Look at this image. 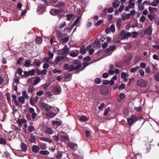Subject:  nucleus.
<instances>
[{
  "instance_id": "nucleus-47",
  "label": "nucleus",
  "mask_w": 159,
  "mask_h": 159,
  "mask_svg": "<svg viewBox=\"0 0 159 159\" xmlns=\"http://www.w3.org/2000/svg\"><path fill=\"white\" fill-rule=\"evenodd\" d=\"M66 16L67 17L66 20H70L71 18L73 17V15L71 14H67L66 15Z\"/></svg>"
},
{
  "instance_id": "nucleus-45",
  "label": "nucleus",
  "mask_w": 159,
  "mask_h": 159,
  "mask_svg": "<svg viewBox=\"0 0 159 159\" xmlns=\"http://www.w3.org/2000/svg\"><path fill=\"white\" fill-rule=\"evenodd\" d=\"M139 68L140 67L139 66H137L135 67H133L130 69V71L132 73H133L136 71L138 69H139Z\"/></svg>"
},
{
  "instance_id": "nucleus-26",
  "label": "nucleus",
  "mask_w": 159,
  "mask_h": 159,
  "mask_svg": "<svg viewBox=\"0 0 159 159\" xmlns=\"http://www.w3.org/2000/svg\"><path fill=\"white\" fill-rule=\"evenodd\" d=\"M86 49L85 48V46H83L80 49V52L82 55L85 54L86 53Z\"/></svg>"
},
{
  "instance_id": "nucleus-34",
  "label": "nucleus",
  "mask_w": 159,
  "mask_h": 159,
  "mask_svg": "<svg viewBox=\"0 0 159 159\" xmlns=\"http://www.w3.org/2000/svg\"><path fill=\"white\" fill-rule=\"evenodd\" d=\"M81 121H86L88 120V118L85 116H82L80 118Z\"/></svg>"
},
{
  "instance_id": "nucleus-25",
  "label": "nucleus",
  "mask_w": 159,
  "mask_h": 159,
  "mask_svg": "<svg viewBox=\"0 0 159 159\" xmlns=\"http://www.w3.org/2000/svg\"><path fill=\"white\" fill-rule=\"evenodd\" d=\"M65 5V3L63 2H59L57 4L55 7H60L61 6H64Z\"/></svg>"
},
{
  "instance_id": "nucleus-59",
  "label": "nucleus",
  "mask_w": 159,
  "mask_h": 159,
  "mask_svg": "<svg viewBox=\"0 0 159 159\" xmlns=\"http://www.w3.org/2000/svg\"><path fill=\"white\" fill-rule=\"evenodd\" d=\"M145 20H146L145 17L144 16H143V15H142L140 17L139 21L140 22H143L145 21Z\"/></svg>"
},
{
  "instance_id": "nucleus-42",
  "label": "nucleus",
  "mask_w": 159,
  "mask_h": 159,
  "mask_svg": "<svg viewBox=\"0 0 159 159\" xmlns=\"http://www.w3.org/2000/svg\"><path fill=\"white\" fill-rule=\"evenodd\" d=\"M154 79L157 82H159V73H157L154 75Z\"/></svg>"
},
{
  "instance_id": "nucleus-8",
  "label": "nucleus",
  "mask_w": 159,
  "mask_h": 159,
  "mask_svg": "<svg viewBox=\"0 0 159 159\" xmlns=\"http://www.w3.org/2000/svg\"><path fill=\"white\" fill-rule=\"evenodd\" d=\"M45 11V8L43 5H39L37 8V12L40 14H42Z\"/></svg>"
},
{
  "instance_id": "nucleus-50",
  "label": "nucleus",
  "mask_w": 159,
  "mask_h": 159,
  "mask_svg": "<svg viewBox=\"0 0 159 159\" xmlns=\"http://www.w3.org/2000/svg\"><path fill=\"white\" fill-rule=\"evenodd\" d=\"M69 54L71 57H75L77 56V53L74 52H71Z\"/></svg>"
},
{
  "instance_id": "nucleus-23",
  "label": "nucleus",
  "mask_w": 159,
  "mask_h": 159,
  "mask_svg": "<svg viewBox=\"0 0 159 159\" xmlns=\"http://www.w3.org/2000/svg\"><path fill=\"white\" fill-rule=\"evenodd\" d=\"M45 132L46 133L50 134H51L53 133L52 129L49 127H48L46 128L45 129Z\"/></svg>"
},
{
  "instance_id": "nucleus-57",
  "label": "nucleus",
  "mask_w": 159,
  "mask_h": 159,
  "mask_svg": "<svg viewBox=\"0 0 159 159\" xmlns=\"http://www.w3.org/2000/svg\"><path fill=\"white\" fill-rule=\"evenodd\" d=\"M36 138L35 137L32 135L30 136V143L31 142H35Z\"/></svg>"
},
{
  "instance_id": "nucleus-61",
  "label": "nucleus",
  "mask_w": 159,
  "mask_h": 159,
  "mask_svg": "<svg viewBox=\"0 0 159 159\" xmlns=\"http://www.w3.org/2000/svg\"><path fill=\"white\" fill-rule=\"evenodd\" d=\"M148 9L150 13H152L153 11H155V10L156 9V8L150 7H149Z\"/></svg>"
},
{
  "instance_id": "nucleus-20",
  "label": "nucleus",
  "mask_w": 159,
  "mask_h": 159,
  "mask_svg": "<svg viewBox=\"0 0 159 159\" xmlns=\"http://www.w3.org/2000/svg\"><path fill=\"white\" fill-rule=\"evenodd\" d=\"M34 109L30 107V113H32L31 116L33 120L37 116L36 113L34 112Z\"/></svg>"
},
{
  "instance_id": "nucleus-41",
  "label": "nucleus",
  "mask_w": 159,
  "mask_h": 159,
  "mask_svg": "<svg viewBox=\"0 0 159 159\" xmlns=\"http://www.w3.org/2000/svg\"><path fill=\"white\" fill-rule=\"evenodd\" d=\"M110 110V108L109 107L107 108L104 111L103 113V115L105 116L107 115L108 114Z\"/></svg>"
},
{
  "instance_id": "nucleus-32",
  "label": "nucleus",
  "mask_w": 159,
  "mask_h": 159,
  "mask_svg": "<svg viewBox=\"0 0 159 159\" xmlns=\"http://www.w3.org/2000/svg\"><path fill=\"white\" fill-rule=\"evenodd\" d=\"M55 11L56 15V14L58 15L59 14L63 12V11L64 9L62 8H59L57 9H55Z\"/></svg>"
},
{
  "instance_id": "nucleus-13",
  "label": "nucleus",
  "mask_w": 159,
  "mask_h": 159,
  "mask_svg": "<svg viewBox=\"0 0 159 159\" xmlns=\"http://www.w3.org/2000/svg\"><path fill=\"white\" fill-rule=\"evenodd\" d=\"M152 30L151 27L150 26H148L145 31H144V34H147L148 35H150L152 34Z\"/></svg>"
},
{
  "instance_id": "nucleus-18",
  "label": "nucleus",
  "mask_w": 159,
  "mask_h": 159,
  "mask_svg": "<svg viewBox=\"0 0 159 159\" xmlns=\"http://www.w3.org/2000/svg\"><path fill=\"white\" fill-rule=\"evenodd\" d=\"M57 113H54L52 111H50L45 114L46 116L48 117L52 118L54 117Z\"/></svg>"
},
{
  "instance_id": "nucleus-43",
  "label": "nucleus",
  "mask_w": 159,
  "mask_h": 159,
  "mask_svg": "<svg viewBox=\"0 0 159 159\" xmlns=\"http://www.w3.org/2000/svg\"><path fill=\"white\" fill-rule=\"evenodd\" d=\"M119 97L121 100H123L125 98V95L124 93H121L120 94Z\"/></svg>"
},
{
  "instance_id": "nucleus-37",
  "label": "nucleus",
  "mask_w": 159,
  "mask_h": 159,
  "mask_svg": "<svg viewBox=\"0 0 159 159\" xmlns=\"http://www.w3.org/2000/svg\"><path fill=\"white\" fill-rule=\"evenodd\" d=\"M69 39V37L68 36H67V37L61 39V41L63 42L66 43L68 41Z\"/></svg>"
},
{
  "instance_id": "nucleus-6",
  "label": "nucleus",
  "mask_w": 159,
  "mask_h": 159,
  "mask_svg": "<svg viewBox=\"0 0 159 159\" xmlns=\"http://www.w3.org/2000/svg\"><path fill=\"white\" fill-rule=\"evenodd\" d=\"M137 85L141 88H145L147 86V82L142 79H140L137 82Z\"/></svg>"
},
{
  "instance_id": "nucleus-27",
  "label": "nucleus",
  "mask_w": 159,
  "mask_h": 159,
  "mask_svg": "<svg viewBox=\"0 0 159 159\" xmlns=\"http://www.w3.org/2000/svg\"><path fill=\"white\" fill-rule=\"evenodd\" d=\"M47 147L46 143H41L39 145L40 149L43 150H45L47 149Z\"/></svg>"
},
{
  "instance_id": "nucleus-40",
  "label": "nucleus",
  "mask_w": 159,
  "mask_h": 159,
  "mask_svg": "<svg viewBox=\"0 0 159 159\" xmlns=\"http://www.w3.org/2000/svg\"><path fill=\"white\" fill-rule=\"evenodd\" d=\"M24 66L26 67H30V60L28 59L25 61Z\"/></svg>"
},
{
  "instance_id": "nucleus-4",
  "label": "nucleus",
  "mask_w": 159,
  "mask_h": 159,
  "mask_svg": "<svg viewBox=\"0 0 159 159\" xmlns=\"http://www.w3.org/2000/svg\"><path fill=\"white\" fill-rule=\"evenodd\" d=\"M39 105L40 108L45 109L47 112L49 111L51 108H52L51 106H48L47 103L43 102H40L39 103Z\"/></svg>"
},
{
  "instance_id": "nucleus-58",
  "label": "nucleus",
  "mask_w": 159,
  "mask_h": 159,
  "mask_svg": "<svg viewBox=\"0 0 159 159\" xmlns=\"http://www.w3.org/2000/svg\"><path fill=\"white\" fill-rule=\"evenodd\" d=\"M148 17L151 21H152L154 19V16L152 14H149L148 15Z\"/></svg>"
},
{
  "instance_id": "nucleus-2",
  "label": "nucleus",
  "mask_w": 159,
  "mask_h": 159,
  "mask_svg": "<svg viewBox=\"0 0 159 159\" xmlns=\"http://www.w3.org/2000/svg\"><path fill=\"white\" fill-rule=\"evenodd\" d=\"M26 120L24 119H19L17 121V123L18 126H22V129L25 132H27V125L26 124Z\"/></svg>"
},
{
  "instance_id": "nucleus-60",
  "label": "nucleus",
  "mask_w": 159,
  "mask_h": 159,
  "mask_svg": "<svg viewBox=\"0 0 159 159\" xmlns=\"http://www.w3.org/2000/svg\"><path fill=\"white\" fill-rule=\"evenodd\" d=\"M117 25L118 27H120L121 25V20L120 19L117 20L116 21Z\"/></svg>"
},
{
  "instance_id": "nucleus-62",
  "label": "nucleus",
  "mask_w": 159,
  "mask_h": 159,
  "mask_svg": "<svg viewBox=\"0 0 159 159\" xmlns=\"http://www.w3.org/2000/svg\"><path fill=\"white\" fill-rule=\"evenodd\" d=\"M125 86L124 84H121L118 87L119 90L120 89H123L125 88Z\"/></svg>"
},
{
  "instance_id": "nucleus-51",
  "label": "nucleus",
  "mask_w": 159,
  "mask_h": 159,
  "mask_svg": "<svg viewBox=\"0 0 159 159\" xmlns=\"http://www.w3.org/2000/svg\"><path fill=\"white\" fill-rule=\"evenodd\" d=\"M55 8H52L51 9L50 11V14L53 16H55L56 13L55 12Z\"/></svg>"
},
{
  "instance_id": "nucleus-39",
  "label": "nucleus",
  "mask_w": 159,
  "mask_h": 159,
  "mask_svg": "<svg viewBox=\"0 0 159 159\" xmlns=\"http://www.w3.org/2000/svg\"><path fill=\"white\" fill-rule=\"evenodd\" d=\"M18 100L20 102L23 104L25 101V99L23 97L20 96L18 98Z\"/></svg>"
},
{
  "instance_id": "nucleus-54",
  "label": "nucleus",
  "mask_w": 159,
  "mask_h": 159,
  "mask_svg": "<svg viewBox=\"0 0 159 159\" xmlns=\"http://www.w3.org/2000/svg\"><path fill=\"white\" fill-rule=\"evenodd\" d=\"M62 154L61 152H58L56 156V157L57 159H60L62 157Z\"/></svg>"
},
{
  "instance_id": "nucleus-7",
  "label": "nucleus",
  "mask_w": 159,
  "mask_h": 159,
  "mask_svg": "<svg viewBox=\"0 0 159 159\" xmlns=\"http://www.w3.org/2000/svg\"><path fill=\"white\" fill-rule=\"evenodd\" d=\"M69 52V48L67 45H65L63 48L61 50V54L62 55L66 56Z\"/></svg>"
},
{
  "instance_id": "nucleus-14",
  "label": "nucleus",
  "mask_w": 159,
  "mask_h": 159,
  "mask_svg": "<svg viewBox=\"0 0 159 159\" xmlns=\"http://www.w3.org/2000/svg\"><path fill=\"white\" fill-rule=\"evenodd\" d=\"M130 17V14L129 13L126 14L125 12H124L122 14L121 19L123 21L125 20L126 19H129Z\"/></svg>"
},
{
  "instance_id": "nucleus-64",
  "label": "nucleus",
  "mask_w": 159,
  "mask_h": 159,
  "mask_svg": "<svg viewBox=\"0 0 159 159\" xmlns=\"http://www.w3.org/2000/svg\"><path fill=\"white\" fill-rule=\"evenodd\" d=\"M151 5L153 6H157L158 5V3L156 0H154L152 3H151Z\"/></svg>"
},
{
  "instance_id": "nucleus-22",
  "label": "nucleus",
  "mask_w": 159,
  "mask_h": 159,
  "mask_svg": "<svg viewBox=\"0 0 159 159\" xmlns=\"http://www.w3.org/2000/svg\"><path fill=\"white\" fill-rule=\"evenodd\" d=\"M39 139L41 140L46 141L50 143L52 142V140L48 138H46L44 137H40Z\"/></svg>"
},
{
  "instance_id": "nucleus-10",
  "label": "nucleus",
  "mask_w": 159,
  "mask_h": 159,
  "mask_svg": "<svg viewBox=\"0 0 159 159\" xmlns=\"http://www.w3.org/2000/svg\"><path fill=\"white\" fill-rule=\"evenodd\" d=\"M100 90L101 93L104 95H107L109 94L108 89L107 88H101Z\"/></svg>"
},
{
  "instance_id": "nucleus-55",
  "label": "nucleus",
  "mask_w": 159,
  "mask_h": 159,
  "mask_svg": "<svg viewBox=\"0 0 159 159\" xmlns=\"http://www.w3.org/2000/svg\"><path fill=\"white\" fill-rule=\"evenodd\" d=\"M25 107L26 108L24 110V111L25 112H28H28H30V107H29V104H27Z\"/></svg>"
},
{
  "instance_id": "nucleus-56",
  "label": "nucleus",
  "mask_w": 159,
  "mask_h": 159,
  "mask_svg": "<svg viewBox=\"0 0 159 159\" xmlns=\"http://www.w3.org/2000/svg\"><path fill=\"white\" fill-rule=\"evenodd\" d=\"M103 21V20H98L95 24L96 26H98L100 25Z\"/></svg>"
},
{
  "instance_id": "nucleus-16",
  "label": "nucleus",
  "mask_w": 159,
  "mask_h": 159,
  "mask_svg": "<svg viewBox=\"0 0 159 159\" xmlns=\"http://www.w3.org/2000/svg\"><path fill=\"white\" fill-rule=\"evenodd\" d=\"M32 151L35 153H38L40 149L39 147L36 145H33L31 148Z\"/></svg>"
},
{
  "instance_id": "nucleus-28",
  "label": "nucleus",
  "mask_w": 159,
  "mask_h": 159,
  "mask_svg": "<svg viewBox=\"0 0 159 159\" xmlns=\"http://www.w3.org/2000/svg\"><path fill=\"white\" fill-rule=\"evenodd\" d=\"M39 153V154L43 155H47L49 154V152L47 150L40 151Z\"/></svg>"
},
{
  "instance_id": "nucleus-38",
  "label": "nucleus",
  "mask_w": 159,
  "mask_h": 159,
  "mask_svg": "<svg viewBox=\"0 0 159 159\" xmlns=\"http://www.w3.org/2000/svg\"><path fill=\"white\" fill-rule=\"evenodd\" d=\"M24 58L23 57H20L16 61V64H20L24 60Z\"/></svg>"
},
{
  "instance_id": "nucleus-48",
  "label": "nucleus",
  "mask_w": 159,
  "mask_h": 159,
  "mask_svg": "<svg viewBox=\"0 0 159 159\" xmlns=\"http://www.w3.org/2000/svg\"><path fill=\"white\" fill-rule=\"evenodd\" d=\"M95 83L97 84H99L101 82V79L99 78H97L94 80Z\"/></svg>"
},
{
  "instance_id": "nucleus-46",
  "label": "nucleus",
  "mask_w": 159,
  "mask_h": 159,
  "mask_svg": "<svg viewBox=\"0 0 159 159\" xmlns=\"http://www.w3.org/2000/svg\"><path fill=\"white\" fill-rule=\"evenodd\" d=\"M59 134H57V135L53 136L52 137L56 141H58L59 140Z\"/></svg>"
},
{
  "instance_id": "nucleus-29",
  "label": "nucleus",
  "mask_w": 159,
  "mask_h": 159,
  "mask_svg": "<svg viewBox=\"0 0 159 159\" xmlns=\"http://www.w3.org/2000/svg\"><path fill=\"white\" fill-rule=\"evenodd\" d=\"M134 1V0H129V4L128 5V6L131 7V8H134L135 4L133 2Z\"/></svg>"
},
{
  "instance_id": "nucleus-35",
  "label": "nucleus",
  "mask_w": 159,
  "mask_h": 159,
  "mask_svg": "<svg viewBox=\"0 0 159 159\" xmlns=\"http://www.w3.org/2000/svg\"><path fill=\"white\" fill-rule=\"evenodd\" d=\"M36 43L39 44L41 43L42 41V38L41 37L38 38L36 36V38L35 39Z\"/></svg>"
},
{
  "instance_id": "nucleus-12",
  "label": "nucleus",
  "mask_w": 159,
  "mask_h": 159,
  "mask_svg": "<svg viewBox=\"0 0 159 159\" xmlns=\"http://www.w3.org/2000/svg\"><path fill=\"white\" fill-rule=\"evenodd\" d=\"M72 65H71L69 66L68 64L66 63L63 66V68L65 70H68L69 72H70L72 71V70L73 69L72 68Z\"/></svg>"
},
{
  "instance_id": "nucleus-15",
  "label": "nucleus",
  "mask_w": 159,
  "mask_h": 159,
  "mask_svg": "<svg viewBox=\"0 0 159 159\" xmlns=\"http://www.w3.org/2000/svg\"><path fill=\"white\" fill-rule=\"evenodd\" d=\"M12 98L13 99L12 101L14 102V105L16 106H19L20 103L17 100L16 96L14 94H12Z\"/></svg>"
},
{
  "instance_id": "nucleus-21",
  "label": "nucleus",
  "mask_w": 159,
  "mask_h": 159,
  "mask_svg": "<svg viewBox=\"0 0 159 159\" xmlns=\"http://www.w3.org/2000/svg\"><path fill=\"white\" fill-rule=\"evenodd\" d=\"M68 146L71 149L74 150L75 149V147L77 146V144L71 143H69L68 144Z\"/></svg>"
},
{
  "instance_id": "nucleus-9",
  "label": "nucleus",
  "mask_w": 159,
  "mask_h": 159,
  "mask_svg": "<svg viewBox=\"0 0 159 159\" xmlns=\"http://www.w3.org/2000/svg\"><path fill=\"white\" fill-rule=\"evenodd\" d=\"M52 91L55 94L58 95L61 93V89L57 86H54L52 89Z\"/></svg>"
},
{
  "instance_id": "nucleus-31",
  "label": "nucleus",
  "mask_w": 159,
  "mask_h": 159,
  "mask_svg": "<svg viewBox=\"0 0 159 159\" xmlns=\"http://www.w3.org/2000/svg\"><path fill=\"white\" fill-rule=\"evenodd\" d=\"M58 37L60 39L64 37V35H63L60 30H57L56 31Z\"/></svg>"
},
{
  "instance_id": "nucleus-19",
  "label": "nucleus",
  "mask_w": 159,
  "mask_h": 159,
  "mask_svg": "<svg viewBox=\"0 0 159 159\" xmlns=\"http://www.w3.org/2000/svg\"><path fill=\"white\" fill-rule=\"evenodd\" d=\"M65 57L64 56H58L56 57L55 61L56 63L58 64L59 63L60 61L62 60Z\"/></svg>"
},
{
  "instance_id": "nucleus-49",
  "label": "nucleus",
  "mask_w": 159,
  "mask_h": 159,
  "mask_svg": "<svg viewBox=\"0 0 159 159\" xmlns=\"http://www.w3.org/2000/svg\"><path fill=\"white\" fill-rule=\"evenodd\" d=\"M115 65L117 67L120 68L122 66V64L120 61H117L115 63Z\"/></svg>"
},
{
  "instance_id": "nucleus-44",
  "label": "nucleus",
  "mask_w": 159,
  "mask_h": 159,
  "mask_svg": "<svg viewBox=\"0 0 159 159\" xmlns=\"http://www.w3.org/2000/svg\"><path fill=\"white\" fill-rule=\"evenodd\" d=\"M52 123L54 125H57V126H59L61 125V122L59 121H53L52 122Z\"/></svg>"
},
{
  "instance_id": "nucleus-3",
  "label": "nucleus",
  "mask_w": 159,
  "mask_h": 159,
  "mask_svg": "<svg viewBox=\"0 0 159 159\" xmlns=\"http://www.w3.org/2000/svg\"><path fill=\"white\" fill-rule=\"evenodd\" d=\"M138 120V118L136 115H132L130 118L127 119L128 125L131 126L133 124L136 122Z\"/></svg>"
},
{
  "instance_id": "nucleus-30",
  "label": "nucleus",
  "mask_w": 159,
  "mask_h": 159,
  "mask_svg": "<svg viewBox=\"0 0 159 159\" xmlns=\"http://www.w3.org/2000/svg\"><path fill=\"white\" fill-rule=\"evenodd\" d=\"M116 2H112V6L114 8H116L118 7L120 5L119 1H117Z\"/></svg>"
},
{
  "instance_id": "nucleus-36",
  "label": "nucleus",
  "mask_w": 159,
  "mask_h": 159,
  "mask_svg": "<svg viewBox=\"0 0 159 159\" xmlns=\"http://www.w3.org/2000/svg\"><path fill=\"white\" fill-rule=\"evenodd\" d=\"M22 97L25 99H27L28 98V96L27 93V92L25 91H24L22 92Z\"/></svg>"
},
{
  "instance_id": "nucleus-5",
  "label": "nucleus",
  "mask_w": 159,
  "mask_h": 159,
  "mask_svg": "<svg viewBox=\"0 0 159 159\" xmlns=\"http://www.w3.org/2000/svg\"><path fill=\"white\" fill-rule=\"evenodd\" d=\"M21 148L22 151L21 150H17V154L19 156H23V154L21 153L23 152V151H25L27 149V147L26 145L24 143H22L21 144Z\"/></svg>"
},
{
  "instance_id": "nucleus-24",
  "label": "nucleus",
  "mask_w": 159,
  "mask_h": 159,
  "mask_svg": "<svg viewBox=\"0 0 159 159\" xmlns=\"http://www.w3.org/2000/svg\"><path fill=\"white\" fill-rule=\"evenodd\" d=\"M40 78L38 76H36L34 80L33 85H36L40 82Z\"/></svg>"
},
{
  "instance_id": "nucleus-53",
  "label": "nucleus",
  "mask_w": 159,
  "mask_h": 159,
  "mask_svg": "<svg viewBox=\"0 0 159 159\" xmlns=\"http://www.w3.org/2000/svg\"><path fill=\"white\" fill-rule=\"evenodd\" d=\"M129 76V75L128 74L126 75V74L124 72L122 73L121 74V77L122 79L125 78L126 76Z\"/></svg>"
},
{
  "instance_id": "nucleus-1",
  "label": "nucleus",
  "mask_w": 159,
  "mask_h": 159,
  "mask_svg": "<svg viewBox=\"0 0 159 159\" xmlns=\"http://www.w3.org/2000/svg\"><path fill=\"white\" fill-rule=\"evenodd\" d=\"M131 36V33L127 31H125V30H122L120 33V36H119L117 39L116 42L120 43V40L125 39L130 37Z\"/></svg>"
},
{
  "instance_id": "nucleus-11",
  "label": "nucleus",
  "mask_w": 159,
  "mask_h": 159,
  "mask_svg": "<svg viewBox=\"0 0 159 159\" xmlns=\"http://www.w3.org/2000/svg\"><path fill=\"white\" fill-rule=\"evenodd\" d=\"M72 74L69 73H66L64 74V81L67 82L70 80L72 78Z\"/></svg>"
},
{
  "instance_id": "nucleus-52",
  "label": "nucleus",
  "mask_w": 159,
  "mask_h": 159,
  "mask_svg": "<svg viewBox=\"0 0 159 159\" xmlns=\"http://www.w3.org/2000/svg\"><path fill=\"white\" fill-rule=\"evenodd\" d=\"M94 43L96 44L97 46H100V40L97 39H96L94 41Z\"/></svg>"
},
{
  "instance_id": "nucleus-33",
  "label": "nucleus",
  "mask_w": 159,
  "mask_h": 159,
  "mask_svg": "<svg viewBox=\"0 0 159 159\" xmlns=\"http://www.w3.org/2000/svg\"><path fill=\"white\" fill-rule=\"evenodd\" d=\"M6 140L3 138H0V144L3 145H5L6 144Z\"/></svg>"
},
{
  "instance_id": "nucleus-63",
  "label": "nucleus",
  "mask_w": 159,
  "mask_h": 159,
  "mask_svg": "<svg viewBox=\"0 0 159 159\" xmlns=\"http://www.w3.org/2000/svg\"><path fill=\"white\" fill-rule=\"evenodd\" d=\"M102 83L104 85H108L109 84V81L108 80H103L102 81Z\"/></svg>"
},
{
  "instance_id": "nucleus-17",
  "label": "nucleus",
  "mask_w": 159,
  "mask_h": 159,
  "mask_svg": "<svg viewBox=\"0 0 159 159\" xmlns=\"http://www.w3.org/2000/svg\"><path fill=\"white\" fill-rule=\"evenodd\" d=\"M72 66H73L72 68L73 69L72 70V71H73V70H76L79 69L81 67L82 65L81 62H79L78 64H77L75 66L74 65H72Z\"/></svg>"
}]
</instances>
